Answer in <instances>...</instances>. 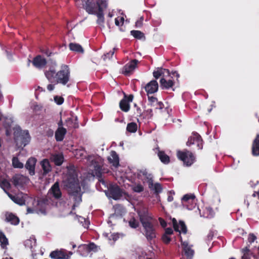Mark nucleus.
I'll return each mask as SVG.
<instances>
[{"instance_id": "29", "label": "nucleus", "mask_w": 259, "mask_h": 259, "mask_svg": "<svg viewBox=\"0 0 259 259\" xmlns=\"http://www.w3.org/2000/svg\"><path fill=\"white\" fill-rule=\"evenodd\" d=\"M165 73H166L168 76L170 74L168 69H164L162 68H158L157 70L154 71L153 72V75L155 79H157L161 76L162 77H164L165 76Z\"/></svg>"}, {"instance_id": "49", "label": "nucleus", "mask_w": 259, "mask_h": 259, "mask_svg": "<svg viewBox=\"0 0 259 259\" xmlns=\"http://www.w3.org/2000/svg\"><path fill=\"white\" fill-rule=\"evenodd\" d=\"M124 19L123 17H118L115 19V24L117 26H122L123 24Z\"/></svg>"}, {"instance_id": "45", "label": "nucleus", "mask_w": 259, "mask_h": 259, "mask_svg": "<svg viewBox=\"0 0 259 259\" xmlns=\"http://www.w3.org/2000/svg\"><path fill=\"white\" fill-rule=\"evenodd\" d=\"M154 191L155 193L158 194L162 191V188L160 184L156 183L153 184V188L151 189Z\"/></svg>"}, {"instance_id": "31", "label": "nucleus", "mask_w": 259, "mask_h": 259, "mask_svg": "<svg viewBox=\"0 0 259 259\" xmlns=\"http://www.w3.org/2000/svg\"><path fill=\"white\" fill-rule=\"evenodd\" d=\"M51 160L53 161L55 165L60 166L64 161V157L62 154H54L53 155L51 158Z\"/></svg>"}, {"instance_id": "63", "label": "nucleus", "mask_w": 259, "mask_h": 259, "mask_svg": "<svg viewBox=\"0 0 259 259\" xmlns=\"http://www.w3.org/2000/svg\"><path fill=\"white\" fill-rule=\"evenodd\" d=\"M55 88V87H54V84H49L47 85V89L49 91H53Z\"/></svg>"}, {"instance_id": "61", "label": "nucleus", "mask_w": 259, "mask_h": 259, "mask_svg": "<svg viewBox=\"0 0 259 259\" xmlns=\"http://www.w3.org/2000/svg\"><path fill=\"white\" fill-rule=\"evenodd\" d=\"M27 213H36V209L31 208V207H27Z\"/></svg>"}, {"instance_id": "44", "label": "nucleus", "mask_w": 259, "mask_h": 259, "mask_svg": "<svg viewBox=\"0 0 259 259\" xmlns=\"http://www.w3.org/2000/svg\"><path fill=\"white\" fill-rule=\"evenodd\" d=\"M143 117L149 119L153 116V110L152 109H148L144 110L143 112Z\"/></svg>"}, {"instance_id": "46", "label": "nucleus", "mask_w": 259, "mask_h": 259, "mask_svg": "<svg viewBox=\"0 0 259 259\" xmlns=\"http://www.w3.org/2000/svg\"><path fill=\"white\" fill-rule=\"evenodd\" d=\"M132 190L135 192L140 193L144 191V187L141 184H138L133 186Z\"/></svg>"}, {"instance_id": "24", "label": "nucleus", "mask_w": 259, "mask_h": 259, "mask_svg": "<svg viewBox=\"0 0 259 259\" xmlns=\"http://www.w3.org/2000/svg\"><path fill=\"white\" fill-rule=\"evenodd\" d=\"M195 196L192 194H186L182 198V202L184 206H186L188 209H192L193 206H189L188 203H193L194 201Z\"/></svg>"}, {"instance_id": "15", "label": "nucleus", "mask_w": 259, "mask_h": 259, "mask_svg": "<svg viewBox=\"0 0 259 259\" xmlns=\"http://www.w3.org/2000/svg\"><path fill=\"white\" fill-rule=\"evenodd\" d=\"M144 89L147 95L153 94L157 92L158 83L156 80H152L145 85Z\"/></svg>"}, {"instance_id": "3", "label": "nucleus", "mask_w": 259, "mask_h": 259, "mask_svg": "<svg viewBox=\"0 0 259 259\" xmlns=\"http://www.w3.org/2000/svg\"><path fill=\"white\" fill-rule=\"evenodd\" d=\"M70 70L68 65L63 64L61 65V70L56 72L54 69L50 68L45 72L46 78L51 82L56 80L57 83L65 85L69 81Z\"/></svg>"}, {"instance_id": "60", "label": "nucleus", "mask_w": 259, "mask_h": 259, "mask_svg": "<svg viewBox=\"0 0 259 259\" xmlns=\"http://www.w3.org/2000/svg\"><path fill=\"white\" fill-rule=\"evenodd\" d=\"M174 233V231L171 228H167L165 229V232L164 234L170 235Z\"/></svg>"}, {"instance_id": "21", "label": "nucleus", "mask_w": 259, "mask_h": 259, "mask_svg": "<svg viewBox=\"0 0 259 259\" xmlns=\"http://www.w3.org/2000/svg\"><path fill=\"white\" fill-rule=\"evenodd\" d=\"M7 194L15 203L19 205H23L25 204V198L23 196L13 195L9 192H7Z\"/></svg>"}, {"instance_id": "19", "label": "nucleus", "mask_w": 259, "mask_h": 259, "mask_svg": "<svg viewBox=\"0 0 259 259\" xmlns=\"http://www.w3.org/2000/svg\"><path fill=\"white\" fill-rule=\"evenodd\" d=\"M180 241L181 245L183 247L185 254L188 258L191 259L193 256L194 251L191 249V246L188 245V243L187 242L182 241L181 237H180Z\"/></svg>"}, {"instance_id": "64", "label": "nucleus", "mask_w": 259, "mask_h": 259, "mask_svg": "<svg viewBox=\"0 0 259 259\" xmlns=\"http://www.w3.org/2000/svg\"><path fill=\"white\" fill-rule=\"evenodd\" d=\"M137 113L140 115V116H141L142 114V110L139 107H137Z\"/></svg>"}, {"instance_id": "33", "label": "nucleus", "mask_w": 259, "mask_h": 259, "mask_svg": "<svg viewBox=\"0 0 259 259\" xmlns=\"http://www.w3.org/2000/svg\"><path fill=\"white\" fill-rule=\"evenodd\" d=\"M104 172L102 166L99 164L94 166V169L93 171V176H96L98 179L102 177V174Z\"/></svg>"}, {"instance_id": "11", "label": "nucleus", "mask_w": 259, "mask_h": 259, "mask_svg": "<svg viewBox=\"0 0 259 259\" xmlns=\"http://www.w3.org/2000/svg\"><path fill=\"white\" fill-rule=\"evenodd\" d=\"M133 99V95L131 94L127 96L124 93L123 98L119 102L120 109L123 112H128L130 109V103L132 102Z\"/></svg>"}, {"instance_id": "32", "label": "nucleus", "mask_w": 259, "mask_h": 259, "mask_svg": "<svg viewBox=\"0 0 259 259\" xmlns=\"http://www.w3.org/2000/svg\"><path fill=\"white\" fill-rule=\"evenodd\" d=\"M0 187L7 194L8 190H10L11 188L10 183L6 179H0Z\"/></svg>"}, {"instance_id": "2", "label": "nucleus", "mask_w": 259, "mask_h": 259, "mask_svg": "<svg viewBox=\"0 0 259 259\" xmlns=\"http://www.w3.org/2000/svg\"><path fill=\"white\" fill-rule=\"evenodd\" d=\"M83 8L89 14L97 17V23L104 26L105 21L103 11L107 9L108 3L106 0H84Z\"/></svg>"}, {"instance_id": "53", "label": "nucleus", "mask_w": 259, "mask_h": 259, "mask_svg": "<svg viewBox=\"0 0 259 259\" xmlns=\"http://www.w3.org/2000/svg\"><path fill=\"white\" fill-rule=\"evenodd\" d=\"M54 101L58 105H61L64 102V98L62 97L56 96L54 97Z\"/></svg>"}, {"instance_id": "58", "label": "nucleus", "mask_w": 259, "mask_h": 259, "mask_svg": "<svg viewBox=\"0 0 259 259\" xmlns=\"http://www.w3.org/2000/svg\"><path fill=\"white\" fill-rule=\"evenodd\" d=\"M98 180L100 184H101L102 185H103L105 188H107L108 189L109 187L108 186L107 182L105 181L102 177L98 179Z\"/></svg>"}, {"instance_id": "57", "label": "nucleus", "mask_w": 259, "mask_h": 259, "mask_svg": "<svg viewBox=\"0 0 259 259\" xmlns=\"http://www.w3.org/2000/svg\"><path fill=\"white\" fill-rule=\"evenodd\" d=\"M158 220L162 228H165L167 226V223L162 218H159Z\"/></svg>"}, {"instance_id": "16", "label": "nucleus", "mask_w": 259, "mask_h": 259, "mask_svg": "<svg viewBox=\"0 0 259 259\" xmlns=\"http://www.w3.org/2000/svg\"><path fill=\"white\" fill-rule=\"evenodd\" d=\"M27 179L23 175L16 174L13 176L11 179V182L16 187L22 186L26 182Z\"/></svg>"}, {"instance_id": "25", "label": "nucleus", "mask_w": 259, "mask_h": 259, "mask_svg": "<svg viewBox=\"0 0 259 259\" xmlns=\"http://www.w3.org/2000/svg\"><path fill=\"white\" fill-rule=\"evenodd\" d=\"M67 133V130L63 127H58L55 132V137L57 142L62 141Z\"/></svg>"}, {"instance_id": "9", "label": "nucleus", "mask_w": 259, "mask_h": 259, "mask_svg": "<svg viewBox=\"0 0 259 259\" xmlns=\"http://www.w3.org/2000/svg\"><path fill=\"white\" fill-rule=\"evenodd\" d=\"M186 144L188 146L196 144L198 149L201 150L203 148V140L199 134L196 132H193L189 137Z\"/></svg>"}, {"instance_id": "55", "label": "nucleus", "mask_w": 259, "mask_h": 259, "mask_svg": "<svg viewBox=\"0 0 259 259\" xmlns=\"http://www.w3.org/2000/svg\"><path fill=\"white\" fill-rule=\"evenodd\" d=\"M154 107H155L156 109H162L164 108V104L162 102L157 101L155 104V106Z\"/></svg>"}, {"instance_id": "36", "label": "nucleus", "mask_w": 259, "mask_h": 259, "mask_svg": "<svg viewBox=\"0 0 259 259\" xmlns=\"http://www.w3.org/2000/svg\"><path fill=\"white\" fill-rule=\"evenodd\" d=\"M131 34L135 38L137 39L145 40L146 37L143 32L140 30H133L130 32Z\"/></svg>"}, {"instance_id": "17", "label": "nucleus", "mask_w": 259, "mask_h": 259, "mask_svg": "<svg viewBox=\"0 0 259 259\" xmlns=\"http://www.w3.org/2000/svg\"><path fill=\"white\" fill-rule=\"evenodd\" d=\"M138 214L142 225L144 224L145 223H148L151 222L152 218L149 214L148 210L143 209V210L138 212Z\"/></svg>"}, {"instance_id": "56", "label": "nucleus", "mask_w": 259, "mask_h": 259, "mask_svg": "<svg viewBox=\"0 0 259 259\" xmlns=\"http://www.w3.org/2000/svg\"><path fill=\"white\" fill-rule=\"evenodd\" d=\"M41 52L45 54L47 57H50L53 54L48 49H45L41 50Z\"/></svg>"}, {"instance_id": "30", "label": "nucleus", "mask_w": 259, "mask_h": 259, "mask_svg": "<svg viewBox=\"0 0 259 259\" xmlns=\"http://www.w3.org/2000/svg\"><path fill=\"white\" fill-rule=\"evenodd\" d=\"M252 154L253 156L259 155V135H257L253 141L252 146Z\"/></svg>"}, {"instance_id": "62", "label": "nucleus", "mask_w": 259, "mask_h": 259, "mask_svg": "<svg viewBox=\"0 0 259 259\" xmlns=\"http://www.w3.org/2000/svg\"><path fill=\"white\" fill-rule=\"evenodd\" d=\"M213 236V232L211 231H209V232L208 233L207 236L208 240H212Z\"/></svg>"}, {"instance_id": "14", "label": "nucleus", "mask_w": 259, "mask_h": 259, "mask_svg": "<svg viewBox=\"0 0 259 259\" xmlns=\"http://www.w3.org/2000/svg\"><path fill=\"white\" fill-rule=\"evenodd\" d=\"M32 65L37 69H42L46 67L47 61V60L41 55H38L35 56L32 61Z\"/></svg>"}, {"instance_id": "52", "label": "nucleus", "mask_w": 259, "mask_h": 259, "mask_svg": "<svg viewBox=\"0 0 259 259\" xmlns=\"http://www.w3.org/2000/svg\"><path fill=\"white\" fill-rule=\"evenodd\" d=\"M161 239L162 241L166 244H168L171 241L170 237L168 236V235H166L164 233L162 235Z\"/></svg>"}, {"instance_id": "26", "label": "nucleus", "mask_w": 259, "mask_h": 259, "mask_svg": "<svg viewBox=\"0 0 259 259\" xmlns=\"http://www.w3.org/2000/svg\"><path fill=\"white\" fill-rule=\"evenodd\" d=\"M6 221L13 225H17L20 222L19 218L12 212L6 214Z\"/></svg>"}, {"instance_id": "22", "label": "nucleus", "mask_w": 259, "mask_h": 259, "mask_svg": "<svg viewBox=\"0 0 259 259\" xmlns=\"http://www.w3.org/2000/svg\"><path fill=\"white\" fill-rule=\"evenodd\" d=\"M175 84V82L172 79H166L162 77L160 80V87L162 89L168 90L172 88Z\"/></svg>"}, {"instance_id": "59", "label": "nucleus", "mask_w": 259, "mask_h": 259, "mask_svg": "<svg viewBox=\"0 0 259 259\" xmlns=\"http://www.w3.org/2000/svg\"><path fill=\"white\" fill-rule=\"evenodd\" d=\"M256 239V236L253 234H250L248 236V240L250 243L253 242Z\"/></svg>"}, {"instance_id": "47", "label": "nucleus", "mask_w": 259, "mask_h": 259, "mask_svg": "<svg viewBox=\"0 0 259 259\" xmlns=\"http://www.w3.org/2000/svg\"><path fill=\"white\" fill-rule=\"evenodd\" d=\"M88 247L87 249L89 253L91 251H96L97 250V246L94 243H90L89 244H87Z\"/></svg>"}, {"instance_id": "50", "label": "nucleus", "mask_w": 259, "mask_h": 259, "mask_svg": "<svg viewBox=\"0 0 259 259\" xmlns=\"http://www.w3.org/2000/svg\"><path fill=\"white\" fill-rule=\"evenodd\" d=\"M148 96V99L150 103L151 106H154L155 104L158 101L157 98L154 97L153 96Z\"/></svg>"}, {"instance_id": "38", "label": "nucleus", "mask_w": 259, "mask_h": 259, "mask_svg": "<svg viewBox=\"0 0 259 259\" xmlns=\"http://www.w3.org/2000/svg\"><path fill=\"white\" fill-rule=\"evenodd\" d=\"M69 47L70 50L78 53H82L83 50L81 45L75 43H70Z\"/></svg>"}, {"instance_id": "13", "label": "nucleus", "mask_w": 259, "mask_h": 259, "mask_svg": "<svg viewBox=\"0 0 259 259\" xmlns=\"http://www.w3.org/2000/svg\"><path fill=\"white\" fill-rule=\"evenodd\" d=\"M174 229L176 232H179L180 233L186 234L187 232V227L183 221H180L179 224L175 218L171 219Z\"/></svg>"}, {"instance_id": "37", "label": "nucleus", "mask_w": 259, "mask_h": 259, "mask_svg": "<svg viewBox=\"0 0 259 259\" xmlns=\"http://www.w3.org/2000/svg\"><path fill=\"white\" fill-rule=\"evenodd\" d=\"M77 121V118L76 116L75 117L74 120L72 118H68L66 120L67 126L70 127L76 128L78 127V124Z\"/></svg>"}, {"instance_id": "43", "label": "nucleus", "mask_w": 259, "mask_h": 259, "mask_svg": "<svg viewBox=\"0 0 259 259\" xmlns=\"http://www.w3.org/2000/svg\"><path fill=\"white\" fill-rule=\"evenodd\" d=\"M129 226L132 228L136 229L139 227V223L138 221L136 220L134 218H132L128 222Z\"/></svg>"}, {"instance_id": "20", "label": "nucleus", "mask_w": 259, "mask_h": 259, "mask_svg": "<svg viewBox=\"0 0 259 259\" xmlns=\"http://www.w3.org/2000/svg\"><path fill=\"white\" fill-rule=\"evenodd\" d=\"M108 160L112 166L116 168L118 167L119 165V157L115 151H111L110 156L108 157Z\"/></svg>"}, {"instance_id": "42", "label": "nucleus", "mask_w": 259, "mask_h": 259, "mask_svg": "<svg viewBox=\"0 0 259 259\" xmlns=\"http://www.w3.org/2000/svg\"><path fill=\"white\" fill-rule=\"evenodd\" d=\"M126 130L130 133H135L137 130V124L135 122H131L127 124Z\"/></svg>"}, {"instance_id": "12", "label": "nucleus", "mask_w": 259, "mask_h": 259, "mask_svg": "<svg viewBox=\"0 0 259 259\" xmlns=\"http://www.w3.org/2000/svg\"><path fill=\"white\" fill-rule=\"evenodd\" d=\"M138 62L137 59H134L129 62L122 68V73L126 76L130 75L137 68Z\"/></svg>"}, {"instance_id": "27", "label": "nucleus", "mask_w": 259, "mask_h": 259, "mask_svg": "<svg viewBox=\"0 0 259 259\" xmlns=\"http://www.w3.org/2000/svg\"><path fill=\"white\" fill-rule=\"evenodd\" d=\"M46 202L44 199L38 200L37 203L36 209L37 213H41L45 214L46 213Z\"/></svg>"}, {"instance_id": "18", "label": "nucleus", "mask_w": 259, "mask_h": 259, "mask_svg": "<svg viewBox=\"0 0 259 259\" xmlns=\"http://www.w3.org/2000/svg\"><path fill=\"white\" fill-rule=\"evenodd\" d=\"M36 162V159L34 157L29 158L26 161L25 167L29 171V174L31 176L35 174V166Z\"/></svg>"}, {"instance_id": "28", "label": "nucleus", "mask_w": 259, "mask_h": 259, "mask_svg": "<svg viewBox=\"0 0 259 259\" xmlns=\"http://www.w3.org/2000/svg\"><path fill=\"white\" fill-rule=\"evenodd\" d=\"M40 165L43 170V175H46L52 170V166L48 159H44L40 162Z\"/></svg>"}, {"instance_id": "39", "label": "nucleus", "mask_w": 259, "mask_h": 259, "mask_svg": "<svg viewBox=\"0 0 259 259\" xmlns=\"http://www.w3.org/2000/svg\"><path fill=\"white\" fill-rule=\"evenodd\" d=\"M87 244H81L78 247L77 252L82 256L85 255L89 253Z\"/></svg>"}, {"instance_id": "1", "label": "nucleus", "mask_w": 259, "mask_h": 259, "mask_svg": "<svg viewBox=\"0 0 259 259\" xmlns=\"http://www.w3.org/2000/svg\"><path fill=\"white\" fill-rule=\"evenodd\" d=\"M64 185L67 189L70 195L73 196L74 203L79 205L82 201L81 188L78 179V175L74 166L67 167L66 179L64 181Z\"/></svg>"}, {"instance_id": "51", "label": "nucleus", "mask_w": 259, "mask_h": 259, "mask_svg": "<svg viewBox=\"0 0 259 259\" xmlns=\"http://www.w3.org/2000/svg\"><path fill=\"white\" fill-rule=\"evenodd\" d=\"M205 210L206 211V213L207 214V217H212L214 214V211L213 209L208 206L206 207Z\"/></svg>"}, {"instance_id": "48", "label": "nucleus", "mask_w": 259, "mask_h": 259, "mask_svg": "<svg viewBox=\"0 0 259 259\" xmlns=\"http://www.w3.org/2000/svg\"><path fill=\"white\" fill-rule=\"evenodd\" d=\"M115 48H114L112 50L110 51L108 53L105 54L103 56L102 58L104 60H106V59H110L113 56L114 54Z\"/></svg>"}, {"instance_id": "7", "label": "nucleus", "mask_w": 259, "mask_h": 259, "mask_svg": "<svg viewBox=\"0 0 259 259\" xmlns=\"http://www.w3.org/2000/svg\"><path fill=\"white\" fill-rule=\"evenodd\" d=\"M123 191L116 184H110L108 187V195L114 200L120 199L123 195Z\"/></svg>"}, {"instance_id": "8", "label": "nucleus", "mask_w": 259, "mask_h": 259, "mask_svg": "<svg viewBox=\"0 0 259 259\" xmlns=\"http://www.w3.org/2000/svg\"><path fill=\"white\" fill-rule=\"evenodd\" d=\"M137 178L142 181L144 183L147 182L148 184L149 189H152L153 188V176L152 174L149 173L146 169L138 170Z\"/></svg>"}, {"instance_id": "6", "label": "nucleus", "mask_w": 259, "mask_h": 259, "mask_svg": "<svg viewBox=\"0 0 259 259\" xmlns=\"http://www.w3.org/2000/svg\"><path fill=\"white\" fill-rule=\"evenodd\" d=\"M143 228V234L148 241L151 242L156 237V231L152 222L144 223L142 225Z\"/></svg>"}, {"instance_id": "5", "label": "nucleus", "mask_w": 259, "mask_h": 259, "mask_svg": "<svg viewBox=\"0 0 259 259\" xmlns=\"http://www.w3.org/2000/svg\"><path fill=\"white\" fill-rule=\"evenodd\" d=\"M177 155L179 159L182 161L184 164L187 166H191L195 161V156L193 153L186 149L178 151Z\"/></svg>"}, {"instance_id": "23", "label": "nucleus", "mask_w": 259, "mask_h": 259, "mask_svg": "<svg viewBox=\"0 0 259 259\" xmlns=\"http://www.w3.org/2000/svg\"><path fill=\"white\" fill-rule=\"evenodd\" d=\"M53 196L57 199H60L62 196V193L61 192L59 185L58 182L55 183L51 187L50 190Z\"/></svg>"}, {"instance_id": "41", "label": "nucleus", "mask_w": 259, "mask_h": 259, "mask_svg": "<svg viewBox=\"0 0 259 259\" xmlns=\"http://www.w3.org/2000/svg\"><path fill=\"white\" fill-rule=\"evenodd\" d=\"M12 162V165L14 168H22L23 167V164L19 161L17 157H13Z\"/></svg>"}, {"instance_id": "35", "label": "nucleus", "mask_w": 259, "mask_h": 259, "mask_svg": "<svg viewBox=\"0 0 259 259\" xmlns=\"http://www.w3.org/2000/svg\"><path fill=\"white\" fill-rule=\"evenodd\" d=\"M0 243L1 247L3 249L7 248V246L9 244V241L5 234L0 231Z\"/></svg>"}, {"instance_id": "54", "label": "nucleus", "mask_w": 259, "mask_h": 259, "mask_svg": "<svg viewBox=\"0 0 259 259\" xmlns=\"http://www.w3.org/2000/svg\"><path fill=\"white\" fill-rule=\"evenodd\" d=\"M144 20V17H141L135 23V27L137 28H141L143 26V22Z\"/></svg>"}, {"instance_id": "4", "label": "nucleus", "mask_w": 259, "mask_h": 259, "mask_svg": "<svg viewBox=\"0 0 259 259\" xmlns=\"http://www.w3.org/2000/svg\"><path fill=\"white\" fill-rule=\"evenodd\" d=\"M14 141L18 148H23L30 142L31 137L27 130L22 131L20 127H16L14 131Z\"/></svg>"}, {"instance_id": "10", "label": "nucleus", "mask_w": 259, "mask_h": 259, "mask_svg": "<svg viewBox=\"0 0 259 259\" xmlns=\"http://www.w3.org/2000/svg\"><path fill=\"white\" fill-rule=\"evenodd\" d=\"M72 254V252L61 249L52 251L49 256L52 259H69Z\"/></svg>"}, {"instance_id": "34", "label": "nucleus", "mask_w": 259, "mask_h": 259, "mask_svg": "<svg viewBox=\"0 0 259 259\" xmlns=\"http://www.w3.org/2000/svg\"><path fill=\"white\" fill-rule=\"evenodd\" d=\"M158 156L160 161L164 164H168L170 161L169 157L163 151H159Z\"/></svg>"}, {"instance_id": "40", "label": "nucleus", "mask_w": 259, "mask_h": 259, "mask_svg": "<svg viewBox=\"0 0 259 259\" xmlns=\"http://www.w3.org/2000/svg\"><path fill=\"white\" fill-rule=\"evenodd\" d=\"M241 252L243 253L241 259H250L252 253L248 247L242 249Z\"/></svg>"}]
</instances>
